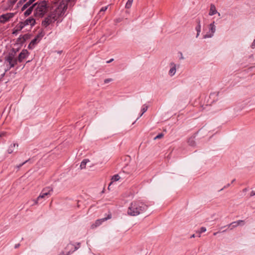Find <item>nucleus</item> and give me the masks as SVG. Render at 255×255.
I'll return each instance as SVG.
<instances>
[{
  "label": "nucleus",
  "instance_id": "f257e3e1",
  "mask_svg": "<svg viewBox=\"0 0 255 255\" xmlns=\"http://www.w3.org/2000/svg\"><path fill=\"white\" fill-rule=\"evenodd\" d=\"M67 1H61L59 5L51 11L49 15L42 21V25L47 27L57 20L59 16L63 15L67 8Z\"/></svg>",
  "mask_w": 255,
  "mask_h": 255
},
{
  "label": "nucleus",
  "instance_id": "f03ea898",
  "mask_svg": "<svg viewBox=\"0 0 255 255\" xmlns=\"http://www.w3.org/2000/svg\"><path fill=\"white\" fill-rule=\"evenodd\" d=\"M34 15L37 17H43L49 10V5L45 0L37 2L33 4Z\"/></svg>",
  "mask_w": 255,
  "mask_h": 255
},
{
  "label": "nucleus",
  "instance_id": "7ed1b4c3",
  "mask_svg": "<svg viewBox=\"0 0 255 255\" xmlns=\"http://www.w3.org/2000/svg\"><path fill=\"white\" fill-rule=\"evenodd\" d=\"M147 208V206L142 202H133L128 207V214L130 216H137L144 212Z\"/></svg>",
  "mask_w": 255,
  "mask_h": 255
},
{
  "label": "nucleus",
  "instance_id": "20e7f679",
  "mask_svg": "<svg viewBox=\"0 0 255 255\" xmlns=\"http://www.w3.org/2000/svg\"><path fill=\"white\" fill-rule=\"evenodd\" d=\"M5 61L8 63L9 66V67L5 70V72H6L17 64L18 59L15 57V53H11L5 57Z\"/></svg>",
  "mask_w": 255,
  "mask_h": 255
},
{
  "label": "nucleus",
  "instance_id": "39448f33",
  "mask_svg": "<svg viewBox=\"0 0 255 255\" xmlns=\"http://www.w3.org/2000/svg\"><path fill=\"white\" fill-rule=\"evenodd\" d=\"M52 191V189L49 187H46L42 190L40 195L38 196L36 200H33L34 204H37L38 202L41 199H45L48 198L51 195V192Z\"/></svg>",
  "mask_w": 255,
  "mask_h": 255
},
{
  "label": "nucleus",
  "instance_id": "423d86ee",
  "mask_svg": "<svg viewBox=\"0 0 255 255\" xmlns=\"http://www.w3.org/2000/svg\"><path fill=\"white\" fill-rule=\"evenodd\" d=\"M216 30V27L215 25V22L213 21L209 25V30L207 33L203 36V38H212L214 36Z\"/></svg>",
  "mask_w": 255,
  "mask_h": 255
},
{
  "label": "nucleus",
  "instance_id": "0eeeda50",
  "mask_svg": "<svg viewBox=\"0 0 255 255\" xmlns=\"http://www.w3.org/2000/svg\"><path fill=\"white\" fill-rule=\"evenodd\" d=\"M14 15V13L11 12L2 14L0 16V22L5 23L9 21L10 18H12Z\"/></svg>",
  "mask_w": 255,
  "mask_h": 255
},
{
  "label": "nucleus",
  "instance_id": "6e6552de",
  "mask_svg": "<svg viewBox=\"0 0 255 255\" xmlns=\"http://www.w3.org/2000/svg\"><path fill=\"white\" fill-rule=\"evenodd\" d=\"M80 247V243H78L76 245L69 244L65 248V250L71 251V254L77 250Z\"/></svg>",
  "mask_w": 255,
  "mask_h": 255
},
{
  "label": "nucleus",
  "instance_id": "1a4fd4ad",
  "mask_svg": "<svg viewBox=\"0 0 255 255\" xmlns=\"http://www.w3.org/2000/svg\"><path fill=\"white\" fill-rule=\"evenodd\" d=\"M29 55V52L26 49H23L18 55V61L21 62L24 59H25Z\"/></svg>",
  "mask_w": 255,
  "mask_h": 255
},
{
  "label": "nucleus",
  "instance_id": "9d476101",
  "mask_svg": "<svg viewBox=\"0 0 255 255\" xmlns=\"http://www.w3.org/2000/svg\"><path fill=\"white\" fill-rule=\"evenodd\" d=\"M170 69L168 72V74L170 77L175 75L176 72L177 65L174 62H171L169 64Z\"/></svg>",
  "mask_w": 255,
  "mask_h": 255
},
{
  "label": "nucleus",
  "instance_id": "9b49d317",
  "mask_svg": "<svg viewBox=\"0 0 255 255\" xmlns=\"http://www.w3.org/2000/svg\"><path fill=\"white\" fill-rule=\"evenodd\" d=\"M24 24H23V26H26V25H31L33 26L35 24V20L32 17H30L27 19H26L24 22Z\"/></svg>",
  "mask_w": 255,
  "mask_h": 255
},
{
  "label": "nucleus",
  "instance_id": "f8f14e48",
  "mask_svg": "<svg viewBox=\"0 0 255 255\" xmlns=\"http://www.w3.org/2000/svg\"><path fill=\"white\" fill-rule=\"evenodd\" d=\"M244 224V221L243 220H239L237 221L233 222L231 223L230 224L228 225L227 226L228 227L231 228V230H232L234 228L238 227V226L241 225V224Z\"/></svg>",
  "mask_w": 255,
  "mask_h": 255
},
{
  "label": "nucleus",
  "instance_id": "ddd939ff",
  "mask_svg": "<svg viewBox=\"0 0 255 255\" xmlns=\"http://www.w3.org/2000/svg\"><path fill=\"white\" fill-rule=\"evenodd\" d=\"M217 13V10H216L215 5L213 4H211V6H210V11L209 12V15L212 16Z\"/></svg>",
  "mask_w": 255,
  "mask_h": 255
},
{
  "label": "nucleus",
  "instance_id": "4468645a",
  "mask_svg": "<svg viewBox=\"0 0 255 255\" xmlns=\"http://www.w3.org/2000/svg\"><path fill=\"white\" fill-rule=\"evenodd\" d=\"M201 26L200 24V20L198 19L197 20V25L196 26L195 29L197 31V34L196 36V37L197 38L200 35V32H201Z\"/></svg>",
  "mask_w": 255,
  "mask_h": 255
},
{
  "label": "nucleus",
  "instance_id": "2eb2a0df",
  "mask_svg": "<svg viewBox=\"0 0 255 255\" xmlns=\"http://www.w3.org/2000/svg\"><path fill=\"white\" fill-rule=\"evenodd\" d=\"M110 218H111V216H109L108 218H102V219H101L99 220H97L95 223V226L97 227V226H100L102 224V223L106 221L108 219H110Z\"/></svg>",
  "mask_w": 255,
  "mask_h": 255
},
{
  "label": "nucleus",
  "instance_id": "dca6fc26",
  "mask_svg": "<svg viewBox=\"0 0 255 255\" xmlns=\"http://www.w3.org/2000/svg\"><path fill=\"white\" fill-rule=\"evenodd\" d=\"M110 218H111V216H109L108 218H102V219H101L99 220H97L95 223V226L97 227V226H100L102 224V223L106 221L108 219H110Z\"/></svg>",
  "mask_w": 255,
  "mask_h": 255
},
{
  "label": "nucleus",
  "instance_id": "f3484780",
  "mask_svg": "<svg viewBox=\"0 0 255 255\" xmlns=\"http://www.w3.org/2000/svg\"><path fill=\"white\" fill-rule=\"evenodd\" d=\"M18 147V144H16V143H13L12 144H11L8 149H7V152L8 153H11L12 152H13V151H14V149L15 148V147Z\"/></svg>",
  "mask_w": 255,
  "mask_h": 255
},
{
  "label": "nucleus",
  "instance_id": "a211bd4d",
  "mask_svg": "<svg viewBox=\"0 0 255 255\" xmlns=\"http://www.w3.org/2000/svg\"><path fill=\"white\" fill-rule=\"evenodd\" d=\"M120 179V176L118 175V174H116V175H114L112 178V181L110 183L109 185V187H110L111 186V185L114 182H115V181H119ZM108 188H109V187H108Z\"/></svg>",
  "mask_w": 255,
  "mask_h": 255
},
{
  "label": "nucleus",
  "instance_id": "6ab92c4d",
  "mask_svg": "<svg viewBox=\"0 0 255 255\" xmlns=\"http://www.w3.org/2000/svg\"><path fill=\"white\" fill-rule=\"evenodd\" d=\"M90 160L88 159H84L81 163L80 164V168L81 169H84L86 168V165L88 162H89Z\"/></svg>",
  "mask_w": 255,
  "mask_h": 255
},
{
  "label": "nucleus",
  "instance_id": "aec40b11",
  "mask_svg": "<svg viewBox=\"0 0 255 255\" xmlns=\"http://www.w3.org/2000/svg\"><path fill=\"white\" fill-rule=\"evenodd\" d=\"M34 8V6H33V5L29 7L25 12H24V15L26 16H27L29 15L33 10V9Z\"/></svg>",
  "mask_w": 255,
  "mask_h": 255
},
{
  "label": "nucleus",
  "instance_id": "412c9836",
  "mask_svg": "<svg viewBox=\"0 0 255 255\" xmlns=\"http://www.w3.org/2000/svg\"><path fill=\"white\" fill-rule=\"evenodd\" d=\"M194 137H191L188 140V144L191 146H194L195 145V141Z\"/></svg>",
  "mask_w": 255,
  "mask_h": 255
},
{
  "label": "nucleus",
  "instance_id": "4be33fe9",
  "mask_svg": "<svg viewBox=\"0 0 255 255\" xmlns=\"http://www.w3.org/2000/svg\"><path fill=\"white\" fill-rule=\"evenodd\" d=\"M40 37L41 36H40V35H38L31 41L32 44H33V46H34L37 43H38L39 41Z\"/></svg>",
  "mask_w": 255,
  "mask_h": 255
},
{
  "label": "nucleus",
  "instance_id": "5701e85b",
  "mask_svg": "<svg viewBox=\"0 0 255 255\" xmlns=\"http://www.w3.org/2000/svg\"><path fill=\"white\" fill-rule=\"evenodd\" d=\"M147 109H148V106L145 105H143L142 107V109H141V114L139 116V117H141L142 115L147 111Z\"/></svg>",
  "mask_w": 255,
  "mask_h": 255
},
{
  "label": "nucleus",
  "instance_id": "b1692460",
  "mask_svg": "<svg viewBox=\"0 0 255 255\" xmlns=\"http://www.w3.org/2000/svg\"><path fill=\"white\" fill-rule=\"evenodd\" d=\"M133 0H128V1L126 3V7L127 8H129L131 7L132 3L133 2Z\"/></svg>",
  "mask_w": 255,
  "mask_h": 255
},
{
  "label": "nucleus",
  "instance_id": "393cba45",
  "mask_svg": "<svg viewBox=\"0 0 255 255\" xmlns=\"http://www.w3.org/2000/svg\"><path fill=\"white\" fill-rule=\"evenodd\" d=\"M67 252L66 254L64 252H62L61 253L59 254V255H69L71 254V251L66 250Z\"/></svg>",
  "mask_w": 255,
  "mask_h": 255
},
{
  "label": "nucleus",
  "instance_id": "a878e982",
  "mask_svg": "<svg viewBox=\"0 0 255 255\" xmlns=\"http://www.w3.org/2000/svg\"><path fill=\"white\" fill-rule=\"evenodd\" d=\"M163 136V133H159V134H158L157 135H156V136L154 138V140H156V139H159V138H162Z\"/></svg>",
  "mask_w": 255,
  "mask_h": 255
},
{
  "label": "nucleus",
  "instance_id": "bb28decb",
  "mask_svg": "<svg viewBox=\"0 0 255 255\" xmlns=\"http://www.w3.org/2000/svg\"><path fill=\"white\" fill-rule=\"evenodd\" d=\"M29 6V5L26 2L23 5V6L21 8V10L22 11H23L25 9H26V8H27Z\"/></svg>",
  "mask_w": 255,
  "mask_h": 255
},
{
  "label": "nucleus",
  "instance_id": "cd10ccee",
  "mask_svg": "<svg viewBox=\"0 0 255 255\" xmlns=\"http://www.w3.org/2000/svg\"><path fill=\"white\" fill-rule=\"evenodd\" d=\"M28 160H26L25 161H24V162H23L21 164H20L18 165H16V167L17 168V169H19V168H20L23 165H24L25 163H26L27 162H28Z\"/></svg>",
  "mask_w": 255,
  "mask_h": 255
},
{
  "label": "nucleus",
  "instance_id": "c85d7f7f",
  "mask_svg": "<svg viewBox=\"0 0 255 255\" xmlns=\"http://www.w3.org/2000/svg\"><path fill=\"white\" fill-rule=\"evenodd\" d=\"M23 24H24V22H21L20 24H19V25L18 26V29L19 30H21L25 26H23Z\"/></svg>",
  "mask_w": 255,
  "mask_h": 255
},
{
  "label": "nucleus",
  "instance_id": "c756f323",
  "mask_svg": "<svg viewBox=\"0 0 255 255\" xmlns=\"http://www.w3.org/2000/svg\"><path fill=\"white\" fill-rule=\"evenodd\" d=\"M113 81V79H111V78H108V79H106L104 80V83H108L109 82H110L111 81Z\"/></svg>",
  "mask_w": 255,
  "mask_h": 255
},
{
  "label": "nucleus",
  "instance_id": "7c9ffc66",
  "mask_svg": "<svg viewBox=\"0 0 255 255\" xmlns=\"http://www.w3.org/2000/svg\"><path fill=\"white\" fill-rule=\"evenodd\" d=\"M36 0H29L26 3L30 6Z\"/></svg>",
  "mask_w": 255,
  "mask_h": 255
},
{
  "label": "nucleus",
  "instance_id": "2f4dec72",
  "mask_svg": "<svg viewBox=\"0 0 255 255\" xmlns=\"http://www.w3.org/2000/svg\"><path fill=\"white\" fill-rule=\"evenodd\" d=\"M206 231V228L205 227H202L200 228V233H203Z\"/></svg>",
  "mask_w": 255,
  "mask_h": 255
},
{
  "label": "nucleus",
  "instance_id": "473e14b6",
  "mask_svg": "<svg viewBox=\"0 0 255 255\" xmlns=\"http://www.w3.org/2000/svg\"><path fill=\"white\" fill-rule=\"evenodd\" d=\"M34 46H33V44H32V43L30 42V43H29V44L28 46V48L29 49H32Z\"/></svg>",
  "mask_w": 255,
  "mask_h": 255
},
{
  "label": "nucleus",
  "instance_id": "72a5a7b5",
  "mask_svg": "<svg viewBox=\"0 0 255 255\" xmlns=\"http://www.w3.org/2000/svg\"><path fill=\"white\" fill-rule=\"evenodd\" d=\"M107 9V6L103 7L101 10L100 11H105Z\"/></svg>",
  "mask_w": 255,
  "mask_h": 255
},
{
  "label": "nucleus",
  "instance_id": "f704fd0d",
  "mask_svg": "<svg viewBox=\"0 0 255 255\" xmlns=\"http://www.w3.org/2000/svg\"><path fill=\"white\" fill-rule=\"evenodd\" d=\"M255 195V191H252L250 193V196H253Z\"/></svg>",
  "mask_w": 255,
  "mask_h": 255
},
{
  "label": "nucleus",
  "instance_id": "c9c22d12",
  "mask_svg": "<svg viewBox=\"0 0 255 255\" xmlns=\"http://www.w3.org/2000/svg\"><path fill=\"white\" fill-rule=\"evenodd\" d=\"M113 60H114V59H111L110 60L108 61L107 62V63H110L112 62Z\"/></svg>",
  "mask_w": 255,
  "mask_h": 255
},
{
  "label": "nucleus",
  "instance_id": "e433bc0d",
  "mask_svg": "<svg viewBox=\"0 0 255 255\" xmlns=\"http://www.w3.org/2000/svg\"><path fill=\"white\" fill-rule=\"evenodd\" d=\"M230 184H227L226 186H224V188H227V187H229V186H230Z\"/></svg>",
  "mask_w": 255,
  "mask_h": 255
},
{
  "label": "nucleus",
  "instance_id": "4c0bfd02",
  "mask_svg": "<svg viewBox=\"0 0 255 255\" xmlns=\"http://www.w3.org/2000/svg\"><path fill=\"white\" fill-rule=\"evenodd\" d=\"M5 75V72L1 74V78H2Z\"/></svg>",
  "mask_w": 255,
  "mask_h": 255
},
{
  "label": "nucleus",
  "instance_id": "58836bf2",
  "mask_svg": "<svg viewBox=\"0 0 255 255\" xmlns=\"http://www.w3.org/2000/svg\"><path fill=\"white\" fill-rule=\"evenodd\" d=\"M3 135H4L3 133L0 134V137L3 136Z\"/></svg>",
  "mask_w": 255,
  "mask_h": 255
},
{
  "label": "nucleus",
  "instance_id": "ea45409f",
  "mask_svg": "<svg viewBox=\"0 0 255 255\" xmlns=\"http://www.w3.org/2000/svg\"><path fill=\"white\" fill-rule=\"evenodd\" d=\"M247 191V188H245V189H244L243 190V191H244V192H246V191Z\"/></svg>",
  "mask_w": 255,
  "mask_h": 255
},
{
  "label": "nucleus",
  "instance_id": "a19ab883",
  "mask_svg": "<svg viewBox=\"0 0 255 255\" xmlns=\"http://www.w3.org/2000/svg\"><path fill=\"white\" fill-rule=\"evenodd\" d=\"M181 59H183V56H182V53H181Z\"/></svg>",
  "mask_w": 255,
  "mask_h": 255
},
{
  "label": "nucleus",
  "instance_id": "79ce46f5",
  "mask_svg": "<svg viewBox=\"0 0 255 255\" xmlns=\"http://www.w3.org/2000/svg\"><path fill=\"white\" fill-rule=\"evenodd\" d=\"M217 13H218V16H220L221 15V14H220V13L219 12H217Z\"/></svg>",
  "mask_w": 255,
  "mask_h": 255
},
{
  "label": "nucleus",
  "instance_id": "37998d69",
  "mask_svg": "<svg viewBox=\"0 0 255 255\" xmlns=\"http://www.w3.org/2000/svg\"><path fill=\"white\" fill-rule=\"evenodd\" d=\"M235 181V179H233V180L232 181V183H233Z\"/></svg>",
  "mask_w": 255,
  "mask_h": 255
},
{
  "label": "nucleus",
  "instance_id": "c03bdc74",
  "mask_svg": "<svg viewBox=\"0 0 255 255\" xmlns=\"http://www.w3.org/2000/svg\"><path fill=\"white\" fill-rule=\"evenodd\" d=\"M217 233H214V235H215H215H216Z\"/></svg>",
  "mask_w": 255,
  "mask_h": 255
},
{
  "label": "nucleus",
  "instance_id": "a18cd8bd",
  "mask_svg": "<svg viewBox=\"0 0 255 255\" xmlns=\"http://www.w3.org/2000/svg\"><path fill=\"white\" fill-rule=\"evenodd\" d=\"M195 237V235H193L192 236H191V238H193Z\"/></svg>",
  "mask_w": 255,
  "mask_h": 255
},
{
  "label": "nucleus",
  "instance_id": "49530a36",
  "mask_svg": "<svg viewBox=\"0 0 255 255\" xmlns=\"http://www.w3.org/2000/svg\"><path fill=\"white\" fill-rule=\"evenodd\" d=\"M18 246H19V245H16V246H15V248H17V247H18Z\"/></svg>",
  "mask_w": 255,
  "mask_h": 255
},
{
  "label": "nucleus",
  "instance_id": "de8ad7c7",
  "mask_svg": "<svg viewBox=\"0 0 255 255\" xmlns=\"http://www.w3.org/2000/svg\"><path fill=\"white\" fill-rule=\"evenodd\" d=\"M17 0H13V2H15Z\"/></svg>",
  "mask_w": 255,
  "mask_h": 255
}]
</instances>
